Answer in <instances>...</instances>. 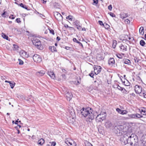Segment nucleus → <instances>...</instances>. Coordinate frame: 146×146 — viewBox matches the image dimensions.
I'll return each instance as SVG.
<instances>
[{
    "label": "nucleus",
    "instance_id": "nucleus-8",
    "mask_svg": "<svg viewBox=\"0 0 146 146\" xmlns=\"http://www.w3.org/2000/svg\"><path fill=\"white\" fill-rule=\"evenodd\" d=\"M33 59L35 62L37 63H39L42 61V58L40 56L36 54L33 56Z\"/></svg>",
    "mask_w": 146,
    "mask_h": 146
},
{
    "label": "nucleus",
    "instance_id": "nucleus-39",
    "mask_svg": "<svg viewBox=\"0 0 146 146\" xmlns=\"http://www.w3.org/2000/svg\"><path fill=\"white\" fill-rule=\"evenodd\" d=\"M73 18V17L71 15H69L66 18V19H69V20H72V18Z\"/></svg>",
    "mask_w": 146,
    "mask_h": 146
},
{
    "label": "nucleus",
    "instance_id": "nucleus-29",
    "mask_svg": "<svg viewBox=\"0 0 146 146\" xmlns=\"http://www.w3.org/2000/svg\"><path fill=\"white\" fill-rule=\"evenodd\" d=\"M1 15L2 17H8V14L7 12L4 11V12Z\"/></svg>",
    "mask_w": 146,
    "mask_h": 146
},
{
    "label": "nucleus",
    "instance_id": "nucleus-23",
    "mask_svg": "<svg viewBox=\"0 0 146 146\" xmlns=\"http://www.w3.org/2000/svg\"><path fill=\"white\" fill-rule=\"evenodd\" d=\"M73 143L74 144V141L72 140H67L66 141V143L68 145H72Z\"/></svg>",
    "mask_w": 146,
    "mask_h": 146
},
{
    "label": "nucleus",
    "instance_id": "nucleus-37",
    "mask_svg": "<svg viewBox=\"0 0 146 146\" xmlns=\"http://www.w3.org/2000/svg\"><path fill=\"white\" fill-rule=\"evenodd\" d=\"M103 27H104L106 29H108L110 27V26L106 23L104 24Z\"/></svg>",
    "mask_w": 146,
    "mask_h": 146
},
{
    "label": "nucleus",
    "instance_id": "nucleus-59",
    "mask_svg": "<svg viewBox=\"0 0 146 146\" xmlns=\"http://www.w3.org/2000/svg\"><path fill=\"white\" fill-rule=\"evenodd\" d=\"M60 40V38L58 36L56 38V40L59 41Z\"/></svg>",
    "mask_w": 146,
    "mask_h": 146
},
{
    "label": "nucleus",
    "instance_id": "nucleus-63",
    "mask_svg": "<svg viewBox=\"0 0 146 146\" xmlns=\"http://www.w3.org/2000/svg\"><path fill=\"white\" fill-rule=\"evenodd\" d=\"M65 48L66 50H68L69 49V47H68L66 46L65 47Z\"/></svg>",
    "mask_w": 146,
    "mask_h": 146
},
{
    "label": "nucleus",
    "instance_id": "nucleus-12",
    "mask_svg": "<svg viewBox=\"0 0 146 146\" xmlns=\"http://www.w3.org/2000/svg\"><path fill=\"white\" fill-rule=\"evenodd\" d=\"M54 15L56 19L58 20H60L62 18V15L57 12H54Z\"/></svg>",
    "mask_w": 146,
    "mask_h": 146
},
{
    "label": "nucleus",
    "instance_id": "nucleus-46",
    "mask_svg": "<svg viewBox=\"0 0 146 146\" xmlns=\"http://www.w3.org/2000/svg\"><path fill=\"white\" fill-rule=\"evenodd\" d=\"M77 29L79 30H81L82 29V27L79 25L76 26Z\"/></svg>",
    "mask_w": 146,
    "mask_h": 146
},
{
    "label": "nucleus",
    "instance_id": "nucleus-20",
    "mask_svg": "<svg viewBox=\"0 0 146 146\" xmlns=\"http://www.w3.org/2000/svg\"><path fill=\"white\" fill-rule=\"evenodd\" d=\"M128 16L127 14L125 13H123L120 14V18L123 19Z\"/></svg>",
    "mask_w": 146,
    "mask_h": 146
},
{
    "label": "nucleus",
    "instance_id": "nucleus-10",
    "mask_svg": "<svg viewBox=\"0 0 146 146\" xmlns=\"http://www.w3.org/2000/svg\"><path fill=\"white\" fill-rule=\"evenodd\" d=\"M135 90L136 94H139L141 92H143L142 90L141 87V86L136 85L135 86Z\"/></svg>",
    "mask_w": 146,
    "mask_h": 146
},
{
    "label": "nucleus",
    "instance_id": "nucleus-24",
    "mask_svg": "<svg viewBox=\"0 0 146 146\" xmlns=\"http://www.w3.org/2000/svg\"><path fill=\"white\" fill-rule=\"evenodd\" d=\"M44 143V140L43 139H41L38 141V144L42 145H43Z\"/></svg>",
    "mask_w": 146,
    "mask_h": 146
},
{
    "label": "nucleus",
    "instance_id": "nucleus-40",
    "mask_svg": "<svg viewBox=\"0 0 146 146\" xmlns=\"http://www.w3.org/2000/svg\"><path fill=\"white\" fill-rule=\"evenodd\" d=\"M117 88L119 90L121 91H122V90H123V88L120 87L118 85Z\"/></svg>",
    "mask_w": 146,
    "mask_h": 146
},
{
    "label": "nucleus",
    "instance_id": "nucleus-35",
    "mask_svg": "<svg viewBox=\"0 0 146 146\" xmlns=\"http://www.w3.org/2000/svg\"><path fill=\"white\" fill-rule=\"evenodd\" d=\"M79 21L78 20H76L75 21L74 23H73V24L75 25L76 26L79 25Z\"/></svg>",
    "mask_w": 146,
    "mask_h": 146
},
{
    "label": "nucleus",
    "instance_id": "nucleus-62",
    "mask_svg": "<svg viewBox=\"0 0 146 146\" xmlns=\"http://www.w3.org/2000/svg\"><path fill=\"white\" fill-rule=\"evenodd\" d=\"M37 13L38 14H39V16H40V17H42V14H40L38 12H37Z\"/></svg>",
    "mask_w": 146,
    "mask_h": 146
},
{
    "label": "nucleus",
    "instance_id": "nucleus-41",
    "mask_svg": "<svg viewBox=\"0 0 146 146\" xmlns=\"http://www.w3.org/2000/svg\"><path fill=\"white\" fill-rule=\"evenodd\" d=\"M18 60H19V64L22 65L23 64V61H22V60H21V59H18Z\"/></svg>",
    "mask_w": 146,
    "mask_h": 146
},
{
    "label": "nucleus",
    "instance_id": "nucleus-44",
    "mask_svg": "<svg viewBox=\"0 0 146 146\" xmlns=\"http://www.w3.org/2000/svg\"><path fill=\"white\" fill-rule=\"evenodd\" d=\"M99 24L101 26H103V27L104 24H103L102 22L101 21H98Z\"/></svg>",
    "mask_w": 146,
    "mask_h": 146
},
{
    "label": "nucleus",
    "instance_id": "nucleus-1",
    "mask_svg": "<svg viewBox=\"0 0 146 146\" xmlns=\"http://www.w3.org/2000/svg\"><path fill=\"white\" fill-rule=\"evenodd\" d=\"M81 113L85 117L88 118L91 120H93L95 116L98 114L97 112L93 111L91 108L89 107L86 108H83L80 110Z\"/></svg>",
    "mask_w": 146,
    "mask_h": 146
},
{
    "label": "nucleus",
    "instance_id": "nucleus-64",
    "mask_svg": "<svg viewBox=\"0 0 146 146\" xmlns=\"http://www.w3.org/2000/svg\"><path fill=\"white\" fill-rule=\"evenodd\" d=\"M5 82H7V83H10L11 82V81H7V80H5Z\"/></svg>",
    "mask_w": 146,
    "mask_h": 146
},
{
    "label": "nucleus",
    "instance_id": "nucleus-16",
    "mask_svg": "<svg viewBox=\"0 0 146 146\" xmlns=\"http://www.w3.org/2000/svg\"><path fill=\"white\" fill-rule=\"evenodd\" d=\"M141 114L146 115V108H141L139 110Z\"/></svg>",
    "mask_w": 146,
    "mask_h": 146
},
{
    "label": "nucleus",
    "instance_id": "nucleus-56",
    "mask_svg": "<svg viewBox=\"0 0 146 146\" xmlns=\"http://www.w3.org/2000/svg\"><path fill=\"white\" fill-rule=\"evenodd\" d=\"M62 76L63 78L64 79H66V76L65 74H62Z\"/></svg>",
    "mask_w": 146,
    "mask_h": 146
},
{
    "label": "nucleus",
    "instance_id": "nucleus-54",
    "mask_svg": "<svg viewBox=\"0 0 146 146\" xmlns=\"http://www.w3.org/2000/svg\"><path fill=\"white\" fill-rule=\"evenodd\" d=\"M125 22L127 24L129 23H130V21L127 19H126L125 20Z\"/></svg>",
    "mask_w": 146,
    "mask_h": 146
},
{
    "label": "nucleus",
    "instance_id": "nucleus-32",
    "mask_svg": "<svg viewBox=\"0 0 146 146\" xmlns=\"http://www.w3.org/2000/svg\"><path fill=\"white\" fill-rule=\"evenodd\" d=\"M140 44L141 46H144L145 44V43L143 40H141L140 42Z\"/></svg>",
    "mask_w": 146,
    "mask_h": 146
},
{
    "label": "nucleus",
    "instance_id": "nucleus-21",
    "mask_svg": "<svg viewBox=\"0 0 146 146\" xmlns=\"http://www.w3.org/2000/svg\"><path fill=\"white\" fill-rule=\"evenodd\" d=\"M49 49L52 52L56 51V48L54 46H49Z\"/></svg>",
    "mask_w": 146,
    "mask_h": 146
},
{
    "label": "nucleus",
    "instance_id": "nucleus-51",
    "mask_svg": "<svg viewBox=\"0 0 146 146\" xmlns=\"http://www.w3.org/2000/svg\"><path fill=\"white\" fill-rule=\"evenodd\" d=\"M143 96L144 98H146V92H145L144 91L143 92Z\"/></svg>",
    "mask_w": 146,
    "mask_h": 146
},
{
    "label": "nucleus",
    "instance_id": "nucleus-14",
    "mask_svg": "<svg viewBox=\"0 0 146 146\" xmlns=\"http://www.w3.org/2000/svg\"><path fill=\"white\" fill-rule=\"evenodd\" d=\"M116 111L122 115L126 114L128 113L127 111L126 110H121L119 108H117L116 109Z\"/></svg>",
    "mask_w": 146,
    "mask_h": 146
},
{
    "label": "nucleus",
    "instance_id": "nucleus-5",
    "mask_svg": "<svg viewBox=\"0 0 146 146\" xmlns=\"http://www.w3.org/2000/svg\"><path fill=\"white\" fill-rule=\"evenodd\" d=\"M33 44L35 45L37 48L40 50L42 49V47L41 45V42L39 40L36 38H33L32 40Z\"/></svg>",
    "mask_w": 146,
    "mask_h": 146
},
{
    "label": "nucleus",
    "instance_id": "nucleus-7",
    "mask_svg": "<svg viewBox=\"0 0 146 146\" xmlns=\"http://www.w3.org/2000/svg\"><path fill=\"white\" fill-rule=\"evenodd\" d=\"M68 112L69 113V118H67L68 119V121L69 120V119H70V120L71 119H72V120H73V118L75 116V113L74 112V110L73 109L71 108L70 110H69Z\"/></svg>",
    "mask_w": 146,
    "mask_h": 146
},
{
    "label": "nucleus",
    "instance_id": "nucleus-9",
    "mask_svg": "<svg viewBox=\"0 0 146 146\" xmlns=\"http://www.w3.org/2000/svg\"><path fill=\"white\" fill-rule=\"evenodd\" d=\"M65 95L67 100L70 101L72 97V95L71 93H70L69 91L67 90L64 92Z\"/></svg>",
    "mask_w": 146,
    "mask_h": 146
},
{
    "label": "nucleus",
    "instance_id": "nucleus-43",
    "mask_svg": "<svg viewBox=\"0 0 146 146\" xmlns=\"http://www.w3.org/2000/svg\"><path fill=\"white\" fill-rule=\"evenodd\" d=\"M122 92L123 93L125 94H126L128 93L127 91H126L124 88H123V90H122Z\"/></svg>",
    "mask_w": 146,
    "mask_h": 146
},
{
    "label": "nucleus",
    "instance_id": "nucleus-53",
    "mask_svg": "<svg viewBox=\"0 0 146 146\" xmlns=\"http://www.w3.org/2000/svg\"><path fill=\"white\" fill-rule=\"evenodd\" d=\"M20 19L19 18H17L16 19V21H17V22L18 23H20L21 22V21L20 20Z\"/></svg>",
    "mask_w": 146,
    "mask_h": 146
},
{
    "label": "nucleus",
    "instance_id": "nucleus-42",
    "mask_svg": "<svg viewBox=\"0 0 146 146\" xmlns=\"http://www.w3.org/2000/svg\"><path fill=\"white\" fill-rule=\"evenodd\" d=\"M109 14H110V15L112 17H115V15L113 13H112L111 12H110L109 13Z\"/></svg>",
    "mask_w": 146,
    "mask_h": 146
},
{
    "label": "nucleus",
    "instance_id": "nucleus-11",
    "mask_svg": "<svg viewBox=\"0 0 146 146\" xmlns=\"http://www.w3.org/2000/svg\"><path fill=\"white\" fill-rule=\"evenodd\" d=\"M120 50L122 52H125L127 50V46L124 43H121L119 46Z\"/></svg>",
    "mask_w": 146,
    "mask_h": 146
},
{
    "label": "nucleus",
    "instance_id": "nucleus-2",
    "mask_svg": "<svg viewBox=\"0 0 146 146\" xmlns=\"http://www.w3.org/2000/svg\"><path fill=\"white\" fill-rule=\"evenodd\" d=\"M132 131V129L131 127L128 128V129L127 130V132L124 133V136L123 137L121 138V140L123 143L126 145L128 143L129 138V135H130Z\"/></svg>",
    "mask_w": 146,
    "mask_h": 146
},
{
    "label": "nucleus",
    "instance_id": "nucleus-22",
    "mask_svg": "<svg viewBox=\"0 0 146 146\" xmlns=\"http://www.w3.org/2000/svg\"><path fill=\"white\" fill-rule=\"evenodd\" d=\"M73 40L74 42H76L77 43H78L79 44L80 46H82V47H83V46L82 44L80 42L77 40H76V38H74L73 39Z\"/></svg>",
    "mask_w": 146,
    "mask_h": 146
},
{
    "label": "nucleus",
    "instance_id": "nucleus-3",
    "mask_svg": "<svg viewBox=\"0 0 146 146\" xmlns=\"http://www.w3.org/2000/svg\"><path fill=\"white\" fill-rule=\"evenodd\" d=\"M106 117V112H102L99 114H98L96 117V122H101L105 120Z\"/></svg>",
    "mask_w": 146,
    "mask_h": 146
},
{
    "label": "nucleus",
    "instance_id": "nucleus-33",
    "mask_svg": "<svg viewBox=\"0 0 146 146\" xmlns=\"http://www.w3.org/2000/svg\"><path fill=\"white\" fill-rule=\"evenodd\" d=\"M19 5L21 7L23 8L26 9H27V7L25 5L23 4V3H21L19 4Z\"/></svg>",
    "mask_w": 146,
    "mask_h": 146
},
{
    "label": "nucleus",
    "instance_id": "nucleus-13",
    "mask_svg": "<svg viewBox=\"0 0 146 146\" xmlns=\"http://www.w3.org/2000/svg\"><path fill=\"white\" fill-rule=\"evenodd\" d=\"M101 70V67L100 66H97L94 68V72L96 75L98 74L99 73Z\"/></svg>",
    "mask_w": 146,
    "mask_h": 146
},
{
    "label": "nucleus",
    "instance_id": "nucleus-25",
    "mask_svg": "<svg viewBox=\"0 0 146 146\" xmlns=\"http://www.w3.org/2000/svg\"><path fill=\"white\" fill-rule=\"evenodd\" d=\"M135 119H139L143 117V116L138 113H135Z\"/></svg>",
    "mask_w": 146,
    "mask_h": 146
},
{
    "label": "nucleus",
    "instance_id": "nucleus-55",
    "mask_svg": "<svg viewBox=\"0 0 146 146\" xmlns=\"http://www.w3.org/2000/svg\"><path fill=\"white\" fill-rule=\"evenodd\" d=\"M65 27L66 28L68 27L69 28H71L72 29H74V28L72 27H70L68 26L67 25H65Z\"/></svg>",
    "mask_w": 146,
    "mask_h": 146
},
{
    "label": "nucleus",
    "instance_id": "nucleus-49",
    "mask_svg": "<svg viewBox=\"0 0 146 146\" xmlns=\"http://www.w3.org/2000/svg\"><path fill=\"white\" fill-rule=\"evenodd\" d=\"M50 32L53 35H54V31L52 29L50 30Z\"/></svg>",
    "mask_w": 146,
    "mask_h": 146
},
{
    "label": "nucleus",
    "instance_id": "nucleus-4",
    "mask_svg": "<svg viewBox=\"0 0 146 146\" xmlns=\"http://www.w3.org/2000/svg\"><path fill=\"white\" fill-rule=\"evenodd\" d=\"M115 127L117 131L116 133L117 134L119 133V135L126 133L128 128H129L128 127L127 129H126V127L124 128V126L122 125H118Z\"/></svg>",
    "mask_w": 146,
    "mask_h": 146
},
{
    "label": "nucleus",
    "instance_id": "nucleus-15",
    "mask_svg": "<svg viewBox=\"0 0 146 146\" xmlns=\"http://www.w3.org/2000/svg\"><path fill=\"white\" fill-rule=\"evenodd\" d=\"M45 72L43 70H41L40 71L36 72V74L39 77L43 76L45 74Z\"/></svg>",
    "mask_w": 146,
    "mask_h": 146
},
{
    "label": "nucleus",
    "instance_id": "nucleus-6",
    "mask_svg": "<svg viewBox=\"0 0 146 146\" xmlns=\"http://www.w3.org/2000/svg\"><path fill=\"white\" fill-rule=\"evenodd\" d=\"M129 138L128 143H130L131 145H132L133 143L135 144L136 142L135 141V138L136 137L135 134L132 133L131 135H129Z\"/></svg>",
    "mask_w": 146,
    "mask_h": 146
},
{
    "label": "nucleus",
    "instance_id": "nucleus-19",
    "mask_svg": "<svg viewBox=\"0 0 146 146\" xmlns=\"http://www.w3.org/2000/svg\"><path fill=\"white\" fill-rule=\"evenodd\" d=\"M115 63V61L113 58H110L108 60V64L110 65H113Z\"/></svg>",
    "mask_w": 146,
    "mask_h": 146
},
{
    "label": "nucleus",
    "instance_id": "nucleus-34",
    "mask_svg": "<svg viewBox=\"0 0 146 146\" xmlns=\"http://www.w3.org/2000/svg\"><path fill=\"white\" fill-rule=\"evenodd\" d=\"M9 84L10 85L11 87V88L12 89L13 88L15 84V83L14 82H10L9 83Z\"/></svg>",
    "mask_w": 146,
    "mask_h": 146
},
{
    "label": "nucleus",
    "instance_id": "nucleus-27",
    "mask_svg": "<svg viewBox=\"0 0 146 146\" xmlns=\"http://www.w3.org/2000/svg\"><path fill=\"white\" fill-rule=\"evenodd\" d=\"M128 116H129L128 117H129L130 119L131 118L132 119H135V113L128 114Z\"/></svg>",
    "mask_w": 146,
    "mask_h": 146
},
{
    "label": "nucleus",
    "instance_id": "nucleus-17",
    "mask_svg": "<svg viewBox=\"0 0 146 146\" xmlns=\"http://www.w3.org/2000/svg\"><path fill=\"white\" fill-rule=\"evenodd\" d=\"M105 126L107 128H110L112 126V124L110 121H108L106 122Z\"/></svg>",
    "mask_w": 146,
    "mask_h": 146
},
{
    "label": "nucleus",
    "instance_id": "nucleus-45",
    "mask_svg": "<svg viewBox=\"0 0 146 146\" xmlns=\"http://www.w3.org/2000/svg\"><path fill=\"white\" fill-rule=\"evenodd\" d=\"M13 47L15 49H17L19 48V46L17 45L14 44Z\"/></svg>",
    "mask_w": 146,
    "mask_h": 146
},
{
    "label": "nucleus",
    "instance_id": "nucleus-48",
    "mask_svg": "<svg viewBox=\"0 0 146 146\" xmlns=\"http://www.w3.org/2000/svg\"><path fill=\"white\" fill-rule=\"evenodd\" d=\"M122 119L123 120H127L130 119V118L128 117H122Z\"/></svg>",
    "mask_w": 146,
    "mask_h": 146
},
{
    "label": "nucleus",
    "instance_id": "nucleus-50",
    "mask_svg": "<svg viewBox=\"0 0 146 146\" xmlns=\"http://www.w3.org/2000/svg\"><path fill=\"white\" fill-rule=\"evenodd\" d=\"M89 75L91 77H93L94 75V74L93 73V71H92L89 74Z\"/></svg>",
    "mask_w": 146,
    "mask_h": 146
},
{
    "label": "nucleus",
    "instance_id": "nucleus-18",
    "mask_svg": "<svg viewBox=\"0 0 146 146\" xmlns=\"http://www.w3.org/2000/svg\"><path fill=\"white\" fill-rule=\"evenodd\" d=\"M47 74L51 78L54 79V78L55 77V75L53 72L51 71H48Z\"/></svg>",
    "mask_w": 146,
    "mask_h": 146
},
{
    "label": "nucleus",
    "instance_id": "nucleus-36",
    "mask_svg": "<svg viewBox=\"0 0 146 146\" xmlns=\"http://www.w3.org/2000/svg\"><path fill=\"white\" fill-rule=\"evenodd\" d=\"M117 44V42L116 40H114L113 41V47L114 48L115 47L116 45Z\"/></svg>",
    "mask_w": 146,
    "mask_h": 146
},
{
    "label": "nucleus",
    "instance_id": "nucleus-28",
    "mask_svg": "<svg viewBox=\"0 0 146 146\" xmlns=\"http://www.w3.org/2000/svg\"><path fill=\"white\" fill-rule=\"evenodd\" d=\"M139 33L142 35L144 34V29L143 27H141L139 30Z\"/></svg>",
    "mask_w": 146,
    "mask_h": 146
},
{
    "label": "nucleus",
    "instance_id": "nucleus-61",
    "mask_svg": "<svg viewBox=\"0 0 146 146\" xmlns=\"http://www.w3.org/2000/svg\"><path fill=\"white\" fill-rule=\"evenodd\" d=\"M137 59V58H136V59L135 58H134V60L135 62H138V60H136Z\"/></svg>",
    "mask_w": 146,
    "mask_h": 146
},
{
    "label": "nucleus",
    "instance_id": "nucleus-31",
    "mask_svg": "<svg viewBox=\"0 0 146 146\" xmlns=\"http://www.w3.org/2000/svg\"><path fill=\"white\" fill-rule=\"evenodd\" d=\"M22 54L23 55V56H24L25 57H28L29 56L27 54V52H25V51H23L22 52Z\"/></svg>",
    "mask_w": 146,
    "mask_h": 146
},
{
    "label": "nucleus",
    "instance_id": "nucleus-26",
    "mask_svg": "<svg viewBox=\"0 0 146 146\" xmlns=\"http://www.w3.org/2000/svg\"><path fill=\"white\" fill-rule=\"evenodd\" d=\"M124 63L126 64H127L128 65H130L131 64V62L130 60L127 59H125V60H124Z\"/></svg>",
    "mask_w": 146,
    "mask_h": 146
},
{
    "label": "nucleus",
    "instance_id": "nucleus-52",
    "mask_svg": "<svg viewBox=\"0 0 146 146\" xmlns=\"http://www.w3.org/2000/svg\"><path fill=\"white\" fill-rule=\"evenodd\" d=\"M93 3L94 4L96 5L98 3V0H93Z\"/></svg>",
    "mask_w": 146,
    "mask_h": 146
},
{
    "label": "nucleus",
    "instance_id": "nucleus-47",
    "mask_svg": "<svg viewBox=\"0 0 146 146\" xmlns=\"http://www.w3.org/2000/svg\"><path fill=\"white\" fill-rule=\"evenodd\" d=\"M108 8L110 11H111L112 9V7L111 5H110L108 7Z\"/></svg>",
    "mask_w": 146,
    "mask_h": 146
},
{
    "label": "nucleus",
    "instance_id": "nucleus-57",
    "mask_svg": "<svg viewBox=\"0 0 146 146\" xmlns=\"http://www.w3.org/2000/svg\"><path fill=\"white\" fill-rule=\"evenodd\" d=\"M52 145H53V146H55V145H56V142H54V141L52 142Z\"/></svg>",
    "mask_w": 146,
    "mask_h": 146
},
{
    "label": "nucleus",
    "instance_id": "nucleus-38",
    "mask_svg": "<svg viewBox=\"0 0 146 146\" xmlns=\"http://www.w3.org/2000/svg\"><path fill=\"white\" fill-rule=\"evenodd\" d=\"M116 56L118 58H122V56L120 54H116Z\"/></svg>",
    "mask_w": 146,
    "mask_h": 146
},
{
    "label": "nucleus",
    "instance_id": "nucleus-58",
    "mask_svg": "<svg viewBox=\"0 0 146 146\" xmlns=\"http://www.w3.org/2000/svg\"><path fill=\"white\" fill-rule=\"evenodd\" d=\"M6 78L5 76H1V79L2 80H5L6 79Z\"/></svg>",
    "mask_w": 146,
    "mask_h": 146
},
{
    "label": "nucleus",
    "instance_id": "nucleus-30",
    "mask_svg": "<svg viewBox=\"0 0 146 146\" xmlns=\"http://www.w3.org/2000/svg\"><path fill=\"white\" fill-rule=\"evenodd\" d=\"M2 36L4 39H6L7 40H8V36H7L5 34L2 33L1 34Z\"/></svg>",
    "mask_w": 146,
    "mask_h": 146
},
{
    "label": "nucleus",
    "instance_id": "nucleus-60",
    "mask_svg": "<svg viewBox=\"0 0 146 146\" xmlns=\"http://www.w3.org/2000/svg\"><path fill=\"white\" fill-rule=\"evenodd\" d=\"M18 120H19V119H17V121H15V124H18V122H19V121H18Z\"/></svg>",
    "mask_w": 146,
    "mask_h": 146
}]
</instances>
